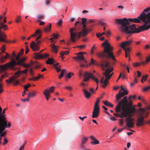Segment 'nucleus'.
<instances>
[{
  "mask_svg": "<svg viewBox=\"0 0 150 150\" xmlns=\"http://www.w3.org/2000/svg\"><path fill=\"white\" fill-rule=\"evenodd\" d=\"M118 101L119 102V104L120 105H124L127 103V97L126 96H125L122 100L120 101V100Z\"/></svg>",
  "mask_w": 150,
  "mask_h": 150,
  "instance_id": "nucleus-25",
  "label": "nucleus"
},
{
  "mask_svg": "<svg viewBox=\"0 0 150 150\" xmlns=\"http://www.w3.org/2000/svg\"><path fill=\"white\" fill-rule=\"evenodd\" d=\"M91 143L92 144L95 145L99 144V142L98 140H97L96 139H95L94 140L91 141Z\"/></svg>",
  "mask_w": 150,
  "mask_h": 150,
  "instance_id": "nucleus-37",
  "label": "nucleus"
},
{
  "mask_svg": "<svg viewBox=\"0 0 150 150\" xmlns=\"http://www.w3.org/2000/svg\"><path fill=\"white\" fill-rule=\"evenodd\" d=\"M6 128H9L7 126L0 125V140L2 139L1 137H4L6 134L7 133L6 131H4Z\"/></svg>",
  "mask_w": 150,
  "mask_h": 150,
  "instance_id": "nucleus-19",
  "label": "nucleus"
},
{
  "mask_svg": "<svg viewBox=\"0 0 150 150\" xmlns=\"http://www.w3.org/2000/svg\"><path fill=\"white\" fill-rule=\"evenodd\" d=\"M8 141L7 139V138H5L4 139V142L3 143V145H6L8 143Z\"/></svg>",
  "mask_w": 150,
  "mask_h": 150,
  "instance_id": "nucleus-48",
  "label": "nucleus"
},
{
  "mask_svg": "<svg viewBox=\"0 0 150 150\" xmlns=\"http://www.w3.org/2000/svg\"><path fill=\"white\" fill-rule=\"evenodd\" d=\"M25 60V58H23L16 62L14 59H11L10 62L7 63L4 65H0V71H2L4 70H7L8 68L14 70L15 69V66L16 65H22Z\"/></svg>",
  "mask_w": 150,
  "mask_h": 150,
  "instance_id": "nucleus-4",
  "label": "nucleus"
},
{
  "mask_svg": "<svg viewBox=\"0 0 150 150\" xmlns=\"http://www.w3.org/2000/svg\"><path fill=\"white\" fill-rule=\"evenodd\" d=\"M54 59L50 58H48L46 62V63L47 64H52L54 63Z\"/></svg>",
  "mask_w": 150,
  "mask_h": 150,
  "instance_id": "nucleus-32",
  "label": "nucleus"
},
{
  "mask_svg": "<svg viewBox=\"0 0 150 150\" xmlns=\"http://www.w3.org/2000/svg\"><path fill=\"white\" fill-rule=\"evenodd\" d=\"M47 90L46 93L50 94V93H52L54 92V87L53 86H52L50 89H46L45 91Z\"/></svg>",
  "mask_w": 150,
  "mask_h": 150,
  "instance_id": "nucleus-30",
  "label": "nucleus"
},
{
  "mask_svg": "<svg viewBox=\"0 0 150 150\" xmlns=\"http://www.w3.org/2000/svg\"><path fill=\"white\" fill-rule=\"evenodd\" d=\"M27 69H25L23 71H18L16 72L14 74L13 76L10 78L8 79H7L6 80V83L8 84H10L15 79H17L19 77L21 74L22 73L25 74L28 71Z\"/></svg>",
  "mask_w": 150,
  "mask_h": 150,
  "instance_id": "nucleus-13",
  "label": "nucleus"
},
{
  "mask_svg": "<svg viewBox=\"0 0 150 150\" xmlns=\"http://www.w3.org/2000/svg\"><path fill=\"white\" fill-rule=\"evenodd\" d=\"M51 46L52 52L55 54H57L58 52L57 47L54 44H52Z\"/></svg>",
  "mask_w": 150,
  "mask_h": 150,
  "instance_id": "nucleus-27",
  "label": "nucleus"
},
{
  "mask_svg": "<svg viewBox=\"0 0 150 150\" xmlns=\"http://www.w3.org/2000/svg\"><path fill=\"white\" fill-rule=\"evenodd\" d=\"M141 65V63L139 62L134 63L133 64V66L135 67L140 66Z\"/></svg>",
  "mask_w": 150,
  "mask_h": 150,
  "instance_id": "nucleus-40",
  "label": "nucleus"
},
{
  "mask_svg": "<svg viewBox=\"0 0 150 150\" xmlns=\"http://www.w3.org/2000/svg\"><path fill=\"white\" fill-rule=\"evenodd\" d=\"M121 90L119 91L118 93L116 96V99L117 101H119L121 98L125 95L128 94V92L126 89H125L122 85L121 86Z\"/></svg>",
  "mask_w": 150,
  "mask_h": 150,
  "instance_id": "nucleus-16",
  "label": "nucleus"
},
{
  "mask_svg": "<svg viewBox=\"0 0 150 150\" xmlns=\"http://www.w3.org/2000/svg\"><path fill=\"white\" fill-rule=\"evenodd\" d=\"M30 84H29V83H28V84H27V85H25L24 87V88L25 90H25V91H27L28 90V88H29V87H30Z\"/></svg>",
  "mask_w": 150,
  "mask_h": 150,
  "instance_id": "nucleus-47",
  "label": "nucleus"
},
{
  "mask_svg": "<svg viewBox=\"0 0 150 150\" xmlns=\"http://www.w3.org/2000/svg\"><path fill=\"white\" fill-rule=\"evenodd\" d=\"M21 20V17L20 16H17V19L16 20V22L17 23H19Z\"/></svg>",
  "mask_w": 150,
  "mask_h": 150,
  "instance_id": "nucleus-56",
  "label": "nucleus"
},
{
  "mask_svg": "<svg viewBox=\"0 0 150 150\" xmlns=\"http://www.w3.org/2000/svg\"><path fill=\"white\" fill-rule=\"evenodd\" d=\"M21 56L20 55V54H18V55L16 57V61H18V62L20 61L19 57Z\"/></svg>",
  "mask_w": 150,
  "mask_h": 150,
  "instance_id": "nucleus-59",
  "label": "nucleus"
},
{
  "mask_svg": "<svg viewBox=\"0 0 150 150\" xmlns=\"http://www.w3.org/2000/svg\"><path fill=\"white\" fill-rule=\"evenodd\" d=\"M137 76L138 77H139L141 76V72L139 71H137Z\"/></svg>",
  "mask_w": 150,
  "mask_h": 150,
  "instance_id": "nucleus-62",
  "label": "nucleus"
},
{
  "mask_svg": "<svg viewBox=\"0 0 150 150\" xmlns=\"http://www.w3.org/2000/svg\"><path fill=\"white\" fill-rule=\"evenodd\" d=\"M24 53V50L23 49H21L20 51V52L18 53V54H20V55L21 56L23 55Z\"/></svg>",
  "mask_w": 150,
  "mask_h": 150,
  "instance_id": "nucleus-58",
  "label": "nucleus"
},
{
  "mask_svg": "<svg viewBox=\"0 0 150 150\" xmlns=\"http://www.w3.org/2000/svg\"><path fill=\"white\" fill-rule=\"evenodd\" d=\"M85 53H86L85 52H81L77 53L76 54L77 55V56L73 57V59L80 63L82 61L86 63L87 61L85 59L83 55V54Z\"/></svg>",
  "mask_w": 150,
  "mask_h": 150,
  "instance_id": "nucleus-14",
  "label": "nucleus"
},
{
  "mask_svg": "<svg viewBox=\"0 0 150 150\" xmlns=\"http://www.w3.org/2000/svg\"><path fill=\"white\" fill-rule=\"evenodd\" d=\"M96 49V47L95 46H93L92 48L91 51V54H93L94 52L93 50Z\"/></svg>",
  "mask_w": 150,
  "mask_h": 150,
  "instance_id": "nucleus-54",
  "label": "nucleus"
},
{
  "mask_svg": "<svg viewBox=\"0 0 150 150\" xmlns=\"http://www.w3.org/2000/svg\"><path fill=\"white\" fill-rule=\"evenodd\" d=\"M135 109L134 108H130L127 110L128 117L126 118L125 122L127 126L129 128H132L134 127V119L131 117L135 114Z\"/></svg>",
  "mask_w": 150,
  "mask_h": 150,
  "instance_id": "nucleus-7",
  "label": "nucleus"
},
{
  "mask_svg": "<svg viewBox=\"0 0 150 150\" xmlns=\"http://www.w3.org/2000/svg\"><path fill=\"white\" fill-rule=\"evenodd\" d=\"M115 21L116 23L120 24L123 27V30L126 33H137L143 31L140 29V28H136L135 24H133L129 27L128 25L129 24V21L126 18L116 19Z\"/></svg>",
  "mask_w": 150,
  "mask_h": 150,
  "instance_id": "nucleus-2",
  "label": "nucleus"
},
{
  "mask_svg": "<svg viewBox=\"0 0 150 150\" xmlns=\"http://www.w3.org/2000/svg\"><path fill=\"white\" fill-rule=\"evenodd\" d=\"M146 109L143 108H140L138 110L139 117H138L136 123V125L138 126H142L144 122L145 117L143 115L144 114Z\"/></svg>",
  "mask_w": 150,
  "mask_h": 150,
  "instance_id": "nucleus-10",
  "label": "nucleus"
},
{
  "mask_svg": "<svg viewBox=\"0 0 150 150\" xmlns=\"http://www.w3.org/2000/svg\"><path fill=\"white\" fill-rule=\"evenodd\" d=\"M43 15H41V14L38 15L37 16L38 18V19H42L43 18Z\"/></svg>",
  "mask_w": 150,
  "mask_h": 150,
  "instance_id": "nucleus-57",
  "label": "nucleus"
},
{
  "mask_svg": "<svg viewBox=\"0 0 150 150\" xmlns=\"http://www.w3.org/2000/svg\"><path fill=\"white\" fill-rule=\"evenodd\" d=\"M42 33L40 30H37L35 33L31 35V37L37 36V38L36 39V42L33 41L30 44V47L31 49L34 51H38L40 49L39 45L41 42V40H39L41 38Z\"/></svg>",
  "mask_w": 150,
  "mask_h": 150,
  "instance_id": "nucleus-5",
  "label": "nucleus"
},
{
  "mask_svg": "<svg viewBox=\"0 0 150 150\" xmlns=\"http://www.w3.org/2000/svg\"><path fill=\"white\" fill-rule=\"evenodd\" d=\"M129 100V102L128 104V105H129V106H131L132 105V101L130 99Z\"/></svg>",
  "mask_w": 150,
  "mask_h": 150,
  "instance_id": "nucleus-60",
  "label": "nucleus"
},
{
  "mask_svg": "<svg viewBox=\"0 0 150 150\" xmlns=\"http://www.w3.org/2000/svg\"><path fill=\"white\" fill-rule=\"evenodd\" d=\"M72 75L73 73H72L69 72L67 74L66 77L68 79H70L71 77V76Z\"/></svg>",
  "mask_w": 150,
  "mask_h": 150,
  "instance_id": "nucleus-43",
  "label": "nucleus"
},
{
  "mask_svg": "<svg viewBox=\"0 0 150 150\" xmlns=\"http://www.w3.org/2000/svg\"><path fill=\"white\" fill-rule=\"evenodd\" d=\"M81 86L82 87V90L83 91V93L85 96L86 98L87 99L91 97V94L86 89L88 87L87 85L84 83H82Z\"/></svg>",
  "mask_w": 150,
  "mask_h": 150,
  "instance_id": "nucleus-17",
  "label": "nucleus"
},
{
  "mask_svg": "<svg viewBox=\"0 0 150 150\" xmlns=\"http://www.w3.org/2000/svg\"><path fill=\"white\" fill-rule=\"evenodd\" d=\"M5 46L4 45L2 46L1 48V50L2 52L5 53L6 54V55L5 56H1L0 57V61L2 62H4L6 59L10 57V55L7 52H5Z\"/></svg>",
  "mask_w": 150,
  "mask_h": 150,
  "instance_id": "nucleus-18",
  "label": "nucleus"
},
{
  "mask_svg": "<svg viewBox=\"0 0 150 150\" xmlns=\"http://www.w3.org/2000/svg\"><path fill=\"white\" fill-rule=\"evenodd\" d=\"M69 51H62L59 53V54L60 55L64 56L65 55H68L69 54Z\"/></svg>",
  "mask_w": 150,
  "mask_h": 150,
  "instance_id": "nucleus-31",
  "label": "nucleus"
},
{
  "mask_svg": "<svg viewBox=\"0 0 150 150\" xmlns=\"http://www.w3.org/2000/svg\"><path fill=\"white\" fill-rule=\"evenodd\" d=\"M100 109L99 108L94 107L92 112V117L93 118H96L99 116Z\"/></svg>",
  "mask_w": 150,
  "mask_h": 150,
  "instance_id": "nucleus-20",
  "label": "nucleus"
},
{
  "mask_svg": "<svg viewBox=\"0 0 150 150\" xmlns=\"http://www.w3.org/2000/svg\"><path fill=\"white\" fill-rule=\"evenodd\" d=\"M16 79H15L12 82H13V84L14 85H17V84H20V83H19V81H15V80Z\"/></svg>",
  "mask_w": 150,
  "mask_h": 150,
  "instance_id": "nucleus-49",
  "label": "nucleus"
},
{
  "mask_svg": "<svg viewBox=\"0 0 150 150\" xmlns=\"http://www.w3.org/2000/svg\"><path fill=\"white\" fill-rule=\"evenodd\" d=\"M150 89V85L144 88L143 89V90L144 91H147L149 89Z\"/></svg>",
  "mask_w": 150,
  "mask_h": 150,
  "instance_id": "nucleus-53",
  "label": "nucleus"
},
{
  "mask_svg": "<svg viewBox=\"0 0 150 150\" xmlns=\"http://www.w3.org/2000/svg\"><path fill=\"white\" fill-rule=\"evenodd\" d=\"M69 32L70 35V40L72 42L76 41L77 39L82 36V32H78L75 28H71L70 29Z\"/></svg>",
  "mask_w": 150,
  "mask_h": 150,
  "instance_id": "nucleus-8",
  "label": "nucleus"
},
{
  "mask_svg": "<svg viewBox=\"0 0 150 150\" xmlns=\"http://www.w3.org/2000/svg\"><path fill=\"white\" fill-rule=\"evenodd\" d=\"M62 19H60L59 20V21L57 23V24L59 26H60L61 25H62Z\"/></svg>",
  "mask_w": 150,
  "mask_h": 150,
  "instance_id": "nucleus-52",
  "label": "nucleus"
},
{
  "mask_svg": "<svg viewBox=\"0 0 150 150\" xmlns=\"http://www.w3.org/2000/svg\"><path fill=\"white\" fill-rule=\"evenodd\" d=\"M53 37L51 38L50 39V40L52 41L53 42V40L54 39H57L58 37V34H55L54 33L53 34Z\"/></svg>",
  "mask_w": 150,
  "mask_h": 150,
  "instance_id": "nucleus-38",
  "label": "nucleus"
},
{
  "mask_svg": "<svg viewBox=\"0 0 150 150\" xmlns=\"http://www.w3.org/2000/svg\"><path fill=\"white\" fill-rule=\"evenodd\" d=\"M103 46L105 47L104 52H97L96 55L99 57L103 58L105 57L112 59L113 60L115 61V57L112 52L113 47L109 43L107 42L106 40L102 44Z\"/></svg>",
  "mask_w": 150,
  "mask_h": 150,
  "instance_id": "nucleus-3",
  "label": "nucleus"
},
{
  "mask_svg": "<svg viewBox=\"0 0 150 150\" xmlns=\"http://www.w3.org/2000/svg\"><path fill=\"white\" fill-rule=\"evenodd\" d=\"M122 105H120L119 104V103H118V104L117 105V106L116 107L115 111L116 112H120L121 111V106Z\"/></svg>",
  "mask_w": 150,
  "mask_h": 150,
  "instance_id": "nucleus-34",
  "label": "nucleus"
},
{
  "mask_svg": "<svg viewBox=\"0 0 150 150\" xmlns=\"http://www.w3.org/2000/svg\"><path fill=\"white\" fill-rule=\"evenodd\" d=\"M7 108H4L3 110L2 113V108L0 106V125H6L8 127H10L11 125L10 123L6 120V115L4 114Z\"/></svg>",
  "mask_w": 150,
  "mask_h": 150,
  "instance_id": "nucleus-9",
  "label": "nucleus"
},
{
  "mask_svg": "<svg viewBox=\"0 0 150 150\" xmlns=\"http://www.w3.org/2000/svg\"><path fill=\"white\" fill-rule=\"evenodd\" d=\"M84 79L83 81H88L90 78H91L93 80L96 82L97 85V87L96 89V90L98 89V86L99 82L98 79L95 77L93 76L92 74L87 71L84 73Z\"/></svg>",
  "mask_w": 150,
  "mask_h": 150,
  "instance_id": "nucleus-12",
  "label": "nucleus"
},
{
  "mask_svg": "<svg viewBox=\"0 0 150 150\" xmlns=\"http://www.w3.org/2000/svg\"><path fill=\"white\" fill-rule=\"evenodd\" d=\"M120 117L123 118L128 116L127 110L123 109L120 112Z\"/></svg>",
  "mask_w": 150,
  "mask_h": 150,
  "instance_id": "nucleus-23",
  "label": "nucleus"
},
{
  "mask_svg": "<svg viewBox=\"0 0 150 150\" xmlns=\"http://www.w3.org/2000/svg\"><path fill=\"white\" fill-rule=\"evenodd\" d=\"M35 57L38 59L45 58L49 56V54L47 53L40 54L38 53H35Z\"/></svg>",
  "mask_w": 150,
  "mask_h": 150,
  "instance_id": "nucleus-22",
  "label": "nucleus"
},
{
  "mask_svg": "<svg viewBox=\"0 0 150 150\" xmlns=\"http://www.w3.org/2000/svg\"><path fill=\"white\" fill-rule=\"evenodd\" d=\"M83 25V29L82 30V36H85L88 32L92 31V29L91 28H86V25L85 24H82Z\"/></svg>",
  "mask_w": 150,
  "mask_h": 150,
  "instance_id": "nucleus-21",
  "label": "nucleus"
},
{
  "mask_svg": "<svg viewBox=\"0 0 150 150\" xmlns=\"http://www.w3.org/2000/svg\"><path fill=\"white\" fill-rule=\"evenodd\" d=\"M25 144V143L24 142L22 145H21L19 148V150H23L24 149Z\"/></svg>",
  "mask_w": 150,
  "mask_h": 150,
  "instance_id": "nucleus-45",
  "label": "nucleus"
},
{
  "mask_svg": "<svg viewBox=\"0 0 150 150\" xmlns=\"http://www.w3.org/2000/svg\"><path fill=\"white\" fill-rule=\"evenodd\" d=\"M150 9L149 7L144 10L139 16L136 18H129L128 21L135 23H140L142 21L144 24L140 27L142 30H148L150 28V12L148 11Z\"/></svg>",
  "mask_w": 150,
  "mask_h": 150,
  "instance_id": "nucleus-1",
  "label": "nucleus"
},
{
  "mask_svg": "<svg viewBox=\"0 0 150 150\" xmlns=\"http://www.w3.org/2000/svg\"><path fill=\"white\" fill-rule=\"evenodd\" d=\"M51 23L49 24V25L47 26L44 29V31L46 32H48L50 31L51 30Z\"/></svg>",
  "mask_w": 150,
  "mask_h": 150,
  "instance_id": "nucleus-35",
  "label": "nucleus"
},
{
  "mask_svg": "<svg viewBox=\"0 0 150 150\" xmlns=\"http://www.w3.org/2000/svg\"><path fill=\"white\" fill-rule=\"evenodd\" d=\"M103 102L106 106H110L111 107H112L113 106V105L107 100H105V101H103Z\"/></svg>",
  "mask_w": 150,
  "mask_h": 150,
  "instance_id": "nucleus-29",
  "label": "nucleus"
},
{
  "mask_svg": "<svg viewBox=\"0 0 150 150\" xmlns=\"http://www.w3.org/2000/svg\"><path fill=\"white\" fill-rule=\"evenodd\" d=\"M136 56L139 58L140 60H142V57L141 56V54L140 52H138L136 54Z\"/></svg>",
  "mask_w": 150,
  "mask_h": 150,
  "instance_id": "nucleus-42",
  "label": "nucleus"
},
{
  "mask_svg": "<svg viewBox=\"0 0 150 150\" xmlns=\"http://www.w3.org/2000/svg\"><path fill=\"white\" fill-rule=\"evenodd\" d=\"M29 51V48L28 47L26 46L25 47V54H27L28 53V52Z\"/></svg>",
  "mask_w": 150,
  "mask_h": 150,
  "instance_id": "nucleus-63",
  "label": "nucleus"
},
{
  "mask_svg": "<svg viewBox=\"0 0 150 150\" xmlns=\"http://www.w3.org/2000/svg\"><path fill=\"white\" fill-rule=\"evenodd\" d=\"M65 88L69 90L70 91H71L73 89V88L70 86H65Z\"/></svg>",
  "mask_w": 150,
  "mask_h": 150,
  "instance_id": "nucleus-39",
  "label": "nucleus"
},
{
  "mask_svg": "<svg viewBox=\"0 0 150 150\" xmlns=\"http://www.w3.org/2000/svg\"><path fill=\"white\" fill-rule=\"evenodd\" d=\"M101 65L102 67H108L109 65V63L106 61H102Z\"/></svg>",
  "mask_w": 150,
  "mask_h": 150,
  "instance_id": "nucleus-28",
  "label": "nucleus"
},
{
  "mask_svg": "<svg viewBox=\"0 0 150 150\" xmlns=\"http://www.w3.org/2000/svg\"><path fill=\"white\" fill-rule=\"evenodd\" d=\"M47 90H46V91H44L43 92V94L45 97L46 99L48 101L49 100L48 97L50 96V95L49 94L46 93V92H47Z\"/></svg>",
  "mask_w": 150,
  "mask_h": 150,
  "instance_id": "nucleus-36",
  "label": "nucleus"
},
{
  "mask_svg": "<svg viewBox=\"0 0 150 150\" xmlns=\"http://www.w3.org/2000/svg\"><path fill=\"white\" fill-rule=\"evenodd\" d=\"M133 41L132 40H130L127 41L122 42L120 46L125 50V57L127 58L129 56V53L131 51V50L129 47L127 46H128L132 44Z\"/></svg>",
  "mask_w": 150,
  "mask_h": 150,
  "instance_id": "nucleus-11",
  "label": "nucleus"
},
{
  "mask_svg": "<svg viewBox=\"0 0 150 150\" xmlns=\"http://www.w3.org/2000/svg\"><path fill=\"white\" fill-rule=\"evenodd\" d=\"M37 91H32L31 92L28 93V96L29 98L33 97L36 96Z\"/></svg>",
  "mask_w": 150,
  "mask_h": 150,
  "instance_id": "nucleus-26",
  "label": "nucleus"
},
{
  "mask_svg": "<svg viewBox=\"0 0 150 150\" xmlns=\"http://www.w3.org/2000/svg\"><path fill=\"white\" fill-rule=\"evenodd\" d=\"M40 79V77L39 76H36L33 78H32L30 79L31 80H33V81H35L36 80H39Z\"/></svg>",
  "mask_w": 150,
  "mask_h": 150,
  "instance_id": "nucleus-44",
  "label": "nucleus"
},
{
  "mask_svg": "<svg viewBox=\"0 0 150 150\" xmlns=\"http://www.w3.org/2000/svg\"><path fill=\"white\" fill-rule=\"evenodd\" d=\"M81 20H82V24H85L86 22V18H81Z\"/></svg>",
  "mask_w": 150,
  "mask_h": 150,
  "instance_id": "nucleus-55",
  "label": "nucleus"
},
{
  "mask_svg": "<svg viewBox=\"0 0 150 150\" xmlns=\"http://www.w3.org/2000/svg\"><path fill=\"white\" fill-rule=\"evenodd\" d=\"M148 76V75L146 74V75L145 76H144L143 77L142 79L141 80V82L143 83L144 82L143 80L144 79V81H146V79L147 78Z\"/></svg>",
  "mask_w": 150,
  "mask_h": 150,
  "instance_id": "nucleus-41",
  "label": "nucleus"
},
{
  "mask_svg": "<svg viewBox=\"0 0 150 150\" xmlns=\"http://www.w3.org/2000/svg\"><path fill=\"white\" fill-rule=\"evenodd\" d=\"M113 71L112 67L108 68L103 73L104 76H103L100 79V83L103 88H105L108 84L109 80L110 79L113 73H110Z\"/></svg>",
  "mask_w": 150,
  "mask_h": 150,
  "instance_id": "nucleus-6",
  "label": "nucleus"
},
{
  "mask_svg": "<svg viewBox=\"0 0 150 150\" xmlns=\"http://www.w3.org/2000/svg\"><path fill=\"white\" fill-rule=\"evenodd\" d=\"M1 28H3L5 30L7 29V26L4 24L2 22L0 23V41L6 42V41L5 39L6 38V35L4 33L1 32Z\"/></svg>",
  "mask_w": 150,
  "mask_h": 150,
  "instance_id": "nucleus-15",
  "label": "nucleus"
},
{
  "mask_svg": "<svg viewBox=\"0 0 150 150\" xmlns=\"http://www.w3.org/2000/svg\"><path fill=\"white\" fill-rule=\"evenodd\" d=\"M100 98H98L97 99L95 103V104L94 106V108H99V104L100 101Z\"/></svg>",
  "mask_w": 150,
  "mask_h": 150,
  "instance_id": "nucleus-33",
  "label": "nucleus"
},
{
  "mask_svg": "<svg viewBox=\"0 0 150 150\" xmlns=\"http://www.w3.org/2000/svg\"><path fill=\"white\" fill-rule=\"evenodd\" d=\"M110 35V31H108L105 32V34L107 36H109Z\"/></svg>",
  "mask_w": 150,
  "mask_h": 150,
  "instance_id": "nucleus-64",
  "label": "nucleus"
},
{
  "mask_svg": "<svg viewBox=\"0 0 150 150\" xmlns=\"http://www.w3.org/2000/svg\"><path fill=\"white\" fill-rule=\"evenodd\" d=\"M88 138L87 137L83 136L81 140V146L82 148H83V145L86 144L88 140Z\"/></svg>",
  "mask_w": 150,
  "mask_h": 150,
  "instance_id": "nucleus-24",
  "label": "nucleus"
},
{
  "mask_svg": "<svg viewBox=\"0 0 150 150\" xmlns=\"http://www.w3.org/2000/svg\"><path fill=\"white\" fill-rule=\"evenodd\" d=\"M7 76L6 74H4L2 75L0 77V82L3 79H4V77H6Z\"/></svg>",
  "mask_w": 150,
  "mask_h": 150,
  "instance_id": "nucleus-50",
  "label": "nucleus"
},
{
  "mask_svg": "<svg viewBox=\"0 0 150 150\" xmlns=\"http://www.w3.org/2000/svg\"><path fill=\"white\" fill-rule=\"evenodd\" d=\"M23 65L25 68H28L32 66V64H24Z\"/></svg>",
  "mask_w": 150,
  "mask_h": 150,
  "instance_id": "nucleus-46",
  "label": "nucleus"
},
{
  "mask_svg": "<svg viewBox=\"0 0 150 150\" xmlns=\"http://www.w3.org/2000/svg\"><path fill=\"white\" fill-rule=\"evenodd\" d=\"M136 97V96L135 95L134 96H130L129 98V99H130L131 98H133L134 99H135Z\"/></svg>",
  "mask_w": 150,
  "mask_h": 150,
  "instance_id": "nucleus-61",
  "label": "nucleus"
},
{
  "mask_svg": "<svg viewBox=\"0 0 150 150\" xmlns=\"http://www.w3.org/2000/svg\"><path fill=\"white\" fill-rule=\"evenodd\" d=\"M124 124L123 121L122 119L119 120V125L120 126H122Z\"/></svg>",
  "mask_w": 150,
  "mask_h": 150,
  "instance_id": "nucleus-51",
  "label": "nucleus"
}]
</instances>
